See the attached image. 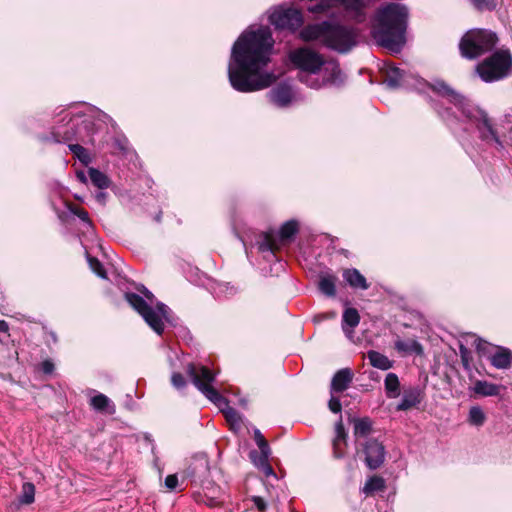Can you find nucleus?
I'll use <instances>...</instances> for the list:
<instances>
[{
    "label": "nucleus",
    "mask_w": 512,
    "mask_h": 512,
    "mask_svg": "<svg viewBox=\"0 0 512 512\" xmlns=\"http://www.w3.org/2000/svg\"><path fill=\"white\" fill-rule=\"evenodd\" d=\"M274 39L269 27H249L235 41L228 63V79L238 92L265 89L276 76L264 69L271 61Z\"/></svg>",
    "instance_id": "obj_1"
},
{
    "label": "nucleus",
    "mask_w": 512,
    "mask_h": 512,
    "mask_svg": "<svg viewBox=\"0 0 512 512\" xmlns=\"http://www.w3.org/2000/svg\"><path fill=\"white\" fill-rule=\"evenodd\" d=\"M408 8L389 2L376 9L370 19V34L378 46L391 53H400L406 43Z\"/></svg>",
    "instance_id": "obj_2"
},
{
    "label": "nucleus",
    "mask_w": 512,
    "mask_h": 512,
    "mask_svg": "<svg viewBox=\"0 0 512 512\" xmlns=\"http://www.w3.org/2000/svg\"><path fill=\"white\" fill-rule=\"evenodd\" d=\"M289 60L298 69V79L312 89L339 86L344 77L337 62L326 60L309 48H297L289 53Z\"/></svg>",
    "instance_id": "obj_3"
},
{
    "label": "nucleus",
    "mask_w": 512,
    "mask_h": 512,
    "mask_svg": "<svg viewBox=\"0 0 512 512\" xmlns=\"http://www.w3.org/2000/svg\"><path fill=\"white\" fill-rule=\"evenodd\" d=\"M431 88L434 92L442 97H446L453 103L462 115L475 126L481 141L487 145H493L499 150L504 149V144L491 118L484 110L471 104L469 100L458 94L443 81H435Z\"/></svg>",
    "instance_id": "obj_4"
},
{
    "label": "nucleus",
    "mask_w": 512,
    "mask_h": 512,
    "mask_svg": "<svg viewBox=\"0 0 512 512\" xmlns=\"http://www.w3.org/2000/svg\"><path fill=\"white\" fill-rule=\"evenodd\" d=\"M135 292L124 293L125 300L158 335H162L165 323H172L170 308L158 301L144 285L138 284Z\"/></svg>",
    "instance_id": "obj_5"
},
{
    "label": "nucleus",
    "mask_w": 512,
    "mask_h": 512,
    "mask_svg": "<svg viewBox=\"0 0 512 512\" xmlns=\"http://www.w3.org/2000/svg\"><path fill=\"white\" fill-rule=\"evenodd\" d=\"M300 37L304 41H317L330 49L346 53L356 46L358 32L352 27L323 21L304 27Z\"/></svg>",
    "instance_id": "obj_6"
},
{
    "label": "nucleus",
    "mask_w": 512,
    "mask_h": 512,
    "mask_svg": "<svg viewBox=\"0 0 512 512\" xmlns=\"http://www.w3.org/2000/svg\"><path fill=\"white\" fill-rule=\"evenodd\" d=\"M187 373L197 389L223 412L226 420L232 426H239L241 424V415L234 408L230 407L227 399L212 386L215 375L207 367L189 364Z\"/></svg>",
    "instance_id": "obj_7"
},
{
    "label": "nucleus",
    "mask_w": 512,
    "mask_h": 512,
    "mask_svg": "<svg viewBox=\"0 0 512 512\" xmlns=\"http://www.w3.org/2000/svg\"><path fill=\"white\" fill-rule=\"evenodd\" d=\"M298 223L295 220H289L282 224L278 233L269 230L260 233L255 240V246L258 252L264 254V257L272 261L275 258V252L281 245L291 241L298 232Z\"/></svg>",
    "instance_id": "obj_8"
},
{
    "label": "nucleus",
    "mask_w": 512,
    "mask_h": 512,
    "mask_svg": "<svg viewBox=\"0 0 512 512\" xmlns=\"http://www.w3.org/2000/svg\"><path fill=\"white\" fill-rule=\"evenodd\" d=\"M498 38L497 35L487 29H471L464 34L459 43L461 55L467 59H475L482 54L492 51Z\"/></svg>",
    "instance_id": "obj_9"
},
{
    "label": "nucleus",
    "mask_w": 512,
    "mask_h": 512,
    "mask_svg": "<svg viewBox=\"0 0 512 512\" xmlns=\"http://www.w3.org/2000/svg\"><path fill=\"white\" fill-rule=\"evenodd\" d=\"M512 57L508 51H496L476 66L479 77L487 83L498 81L508 75Z\"/></svg>",
    "instance_id": "obj_10"
},
{
    "label": "nucleus",
    "mask_w": 512,
    "mask_h": 512,
    "mask_svg": "<svg viewBox=\"0 0 512 512\" xmlns=\"http://www.w3.org/2000/svg\"><path fill=\"white\" fill-rule=\"evenodd\" d=\"M472 345L477 351L490 360L493 367L497 369H507L511 365L512 352L508 348L493 346L476 335H471Z\"/></svg>",
    "instance_id": "obj_11"
},
{
    "label": "nucleus",
    "mask_w": 512,
    "mask_h": 512,
    "mask_svg": "<svg viewBox=\"0 0 512 512\" xmlns=\"http://www.w3.org/2000/svg\"><path fill=\"white\" fill-rule=\"evenodd\" d=\"M269 21L277 29L297 30L303 23L300 10L290 7H278L269 15Z\"/></svg>",
    "instance_id": "obj_12"
},
{
    "label": "nucleus",
    "mask_w": 512,
    "mask_h": 512,
    "mask_svg": "<svg viewBox=\"0 0 512 512\" xmlns=\"http://www.w3.org/2000/svg\"><path fill=\"white\" fill-rule=\"evenodd\" d=\"M210 475V465L206 454L199 453L195 455L190 465L185 470V476L195 484L204 486L208 484V477Z\"/></svg>",
    "instance_id": "obj_13"
},
{
    "label": "nucleus",
    "mask_w": 512,
    "mask_h": 512,
    "mask_svg": "<svg viewBox=\"0 0 512 512\" xmlns=\"http://www.w3.org/2000/svg\"><path fill=\"white\" fill-rule=\"evenodd\" d=\"M361 445L367 467L371 470L379 468L385 460V448L382 443L376 439H369Z\"/></svg>",
    "instance_id": "obj_14"
},
{
    "label": "nucleus",
    "mask_w": 512,
    "mask_h": 512,
    "mask_svg": "<svg viewBox=\"0 0 512 512\" xmlns=\"http://www.w3.org/2000/svg\"><path fill=\"white\" fill-rule=\"evenodd\" d=\"M346 15L356 23H364L367 20V8L370 0H337Z\"/></svg>",
    "instance_id": "obj_15"
},
{
    "label": "nucleus",
    "mask_w": 512,
    "mask_h": 512,
    "mask_svg": "<svg viewBox=\"0 0 512 512\" xmlns=\"http://www.w3.org/2000/svg\"><path fill=\"white\" fill-rule=\"evenodd\" d=\"M268 100L278 108L288 107L293 98L292 86L287 82L277 84L267 93Z\"/></svg>",
    "instance_id": "obj_16"
},
{
    "label": "nucleus",
    "mask_w": 512,
    "mask_h": 512,
    "mask_svg": "<svg viewBox=\"0 0 512 512\" xmlns=\"http://www.w3.org/2000/svg\"><path fill=\"white\" fill-rule=\"evenodd\" d=\"M347 445V433L342 421L335 424V436L332 441L333 455L335 458H343L345 456V447Z\"/></svg>",
    "instance_id": "obj_17"
},
{
    "label": "nucleus",
    "mask_w": 512,
    "mask_h": 512,
    "mask_svg": "<svg viewBox=\"0 0 512 512\" xmlns=\"http://www.w3.org/2000/svg\"><path fill=\"white\" fill-rule=\"evenodd\" d=\"M353 373L348 368H343L335 373L331 381V393L346 390L352 382Z\"/></svg>",
    "instance_id": "obj_18"
},
{
    "label": "nucleus",
    "mask_w": 512,
    "mask_h": 512,
    "mask_svg": "<svg viewBox=\"0 0 512 512\" xmlns=\"http://www.w3.org/2000/svg\"><path fill=\"white\" fill-rule=\"evenodd\" d=\"M204 490L203 495H199L198 498H196V501L202 502L205 505L209 507H216L218 506L220 501V493L221 489L220 487H214L211 483H208L207 485L202 486Z\"/></svg>",
    "instance_id": "obj_19"
},
{
    "label": "nucleus",
    "mask_w": 512,
    "mask_h": 512,
    "mask_svg": "<svg viewBox=\"0 0 512 512\" xmlns=\"http://www.w3.org/2000/svg\"><path fill=\"white\" fill-rule=\"evenodd\" d=\"M360 315L355 308H347L342 317V330L348 338H352L353 329L359 324Z\"/></svg>",
    "instance_id": "obj_20"
},
{
    "label": "nucleus",
    "mask_w": 512,
    "mask_h": 512,
    "mask_svg": "<svg viewBox=\"0 0 512 512\" xmlns=\"http://www.w3.org/2000/svg\"><path fill=\"white\" fill-rule=\"evenodd\" d=\"M343 278L352 288L361 290L369 288L366 278L356 268L345 269L343 271Z\"/></svg>",
    "instance_id": "obj_21"
},
{
    "label": "nucleus",
    "mask_w": 512,
    "mask_h": 512,
    "mask_svg": "<svg viewBox=\"0 0 512 512\" xmlns=\"http://www.w3.org/2000/svg\"><path fill=\"white\" fill-rule=\"evenodd\" d=\"M90 405L96 411L113 415L116 411L114 403L106 395L97 393L90 399Z\"/></svg>",
    "instance_id": "obj_22"
},
{
    "label": "nucleus",
    "mask_w": 512,
    "mask_h": 512,
    "mask_svg": "<svg viewBox=\"0 0 512 512\" xmlns=\"http://www.w3.org/2000/svg\"><path fill=\"white\" fill-rule=\"evenodd\" d=\"M394 348L403 354H416L421 355L423 353L422 345L415 339H400L398 338L394 342Z\"/></svg>",
    "instance_id": "obj_23"
},
{
    "label": "nucleus",
    "mask_w": 512,
    "mask_h": 512,
    "mask_svg": "<svg viewBox=\"0 0 512 512\" xmlns=\"http://www.w3.org/2000/svg\"><path fill=\"white\" fill-rule=\"evenodd\" d=\"M421 402V393L418 389H411L405 391L400 403L397 405L398 411H406L415 406H417Z\"/></svg>",
    "instance_id": "obj_24"
},
{
    "label": "nucleus",
    "mask_w": 512,
    "mask_h": 512,
    "mask_svg": "<svg viewBox=\"0 0 512 512\" xmlns=\"http://www.w3.org/2000/svg\"><path fill=\"white\" fill-rule=\"evenodd\" d=\"M336 281L335 275L326 273L320 275L318 288L322 294L328 297H334L336 295Z\"/></svg>",
    "instance_id": "obj_25"
},
{
    "label": "nucleus",
    "mask_w": 512,
    "mask_h": 512,
    "mask_svg": "<svg viewBox=\"0 0 512 512\" xmlns=\"http://www.w3.org/2000/svg\"><path fill=\"white\" fill-rule=\"evenodd\" d=\"M472 390L480 396H497L500 393V386L488 381L477 380Z\"/></svg>",
    "instance_id": "obj_26"
},
{
    "label": "nucleus",
    "mask_w": 512,
    "mask_h": 512,
    "mask_svg": "<svg viewBox=\"0 0 512 512\" xmlns=\"http://www.w3.org/2000/svg\"><path fill=\"white\" fill-rule=\"evenodd\" d=\"M367 358L373 367L380 370H389L393 367V361L378 351H368Z\"/></svg>",
    "instance_id": "obj_27"
},
{
    "label": "nucleus",
    "mask_w": 512,
    "mask_h": 512,
    "mask_svg": "<svg viewBox=\"0 0 512 512\" xmlns=\"http://www.w3.org/2000/svg\"><path fill=\"white\" fill-rule=\"evenodd\" d=\"M52 140L56 143H66L72 140H81L82 138L78 135V130L75 129V124L72 123L69 127L64 131H55L52 133Z\"/></svg>",
    "instance_id": "obj_28"
},
{
    "label": "nucleus",
    "mask_w": 512,
    "mask_h": 512,
    "mask_svg": "<svg viewBox=\"0 0 512 512\" xmlns=\"http://www.w3.org/2000/svg\"><path fill=\"white\" fill-rule=\"evenodd\" d=\"M384 386L388 398H396L400 395V382L395 373H388L386 375Z\"/></svg>",
    "instance_id": "obj_29"
},
{
    "label": "nucleus",
    "mask_w": 512,
    "mask_h": 512,
    "mask_svg": "<svg viewBox=\"0 0 512 512\" xmlns=\"http://www.w3.org/2000/svg\"><path fill=\"white\" fill-rule=\"evenodd\" d=\"M404 72L397 67H389L386 71V78L384 83L389 88H397L402 85Z\"/></svg>",
    "instance_id": "obj_30"
},
{
    "label": "nucleus",
    "mask_w": 512,
    "mask_h": 512,
    "mask_svg": "<svg viewBox=\"0 0 512 512\" xmlns=\"http://www.w3.org/2000/svg\"><path fill=\"white\" fill-rule=\"evenodd\" d=\"M88 174L92 184L99 189H106L111 184L107 175L96 168H89Z\"/></svg>",
    "instance_id": "obj_31"
},
{
    "label": "nucleus",
    "mask_w": 512,
    "mask_h": 512,
    "mask_svg": "<svg viewBox=\"0 0 512 512\" xmlns=\"http://www.w3.org/2000/svg\"><path fill=\"white\" fill-rule=\"evenodd\" d=\"M385 488V481L382 477L372 476L365 482L362 492L366 495H370L377 491H382Z\"/></svg>",
    "instance_id": "obj_32"
},
{
    "label": "nucleus",
    "mask_w": 512,
    "mask_h": 512,
    "mask_svg": "<svg viewBox=\"0 0 512 512\" xmlns=\"http://www.w3.org/2000/svg\"><path fill=\"white\" fill-rule=\"evenodd\" d=\"M371 431V421L368 418L356 419L354 421V436L356 441L361 437H366Z\"/></svg>",
    "instance_id": "obj_33"
},
{
    "label": "nucleus",
    "mask_w": 512,
    "mask_h": 512,
    "mask_svg": "<svg viewBox=\"0 0 512 512\" xmlns=\"http://www.w3.org/2000/svg\"><path fill=\"white\" fill-rule=\"evenodd\" d=\"M34 498H35V486L30 482H25L22 485V492H21V495L19 496V502L21 504L28 505V504H31L34 502Z\"/></svg>",
    "instance_id": "obj_34"
},
{
    "label": "nucleus",
    "mask_w": 512,
    "mask_h": 512,
    "mask_svg": "<svg viewBox=\"0 0 512 512\" xmlns=\"http://www.w3.org/2000/svg\"><path fill=\"white\" fill-rule=\"evenodd\" d=\"M468 420L474 426H482L486 420L485 413L479 406H473L469 410Z\"/></svg>",
    "instance_id": "obj_35"
},
{
    "label": "nucleus",
    "mask_w": 512,
    "mask_h": 512,
    "mask_svg": "<svg viewBox=\"0 0 512 512\" xmlns=\"http://www.w3.org/2000/svg\"><path fill=\"white\" fill-rule=\"evenodd\" d=\"M69 150L77 157V159L82 162L83 164L87 165L91 158L87 152V150L79 145V144H68Z\"/></svg>",
    "instance_id": "obj_36"
},
{
    "label": "nucleus",
    "mask_w": 512,
    "mask_h": 512,
    "mask_svg": "<svg viewBox=\"0 0 512 512\" xmlns=\"http://www.w3.org/2000/svg\"><path fill=\"white\" fill-rule=\"evenodd\" d=\"M87 261L89 264L90 269L100 278L106 279L107 275L106 272L101 264V262L95 258L87 254Z\"/></svg>",
    "instance_id": "obj_37"
},
{
    "label": "nucleus",
    "mask_w": 512,
    "mask_h": 512,
    "mask_svg": "<svg viewBox=\"0 0 512 512\" xmlns=\"http://www.w3.org/2000/svg\"><path fill=\"white\" fill-rule=\"evenodd\" d=\"M478 11H492L496 8V0H469Z\"/></svg>",
    "instance_id": "obj_38"
},
{
    "label": "nucleus",
    "mask_w": 512,
    "mask_h": 512,
    "mask_svg": "<svg viewBox=\"0 0 512 512\" xmlns=\"http://www.w3.org/2000/svg\"><path fill=\"white\" fill-rule=\"evenodd\" d=\"M68 209H69V211H70L72 214H74V215H76L77 217H79V219H80L84 224H86V225H87V227L92 228V222H91V220H90V218H89V214H88V212H87V211H85V210H83V209H81V208H79V207H77V206H75V205H70V206L68 207Z\"/></svg>",
    "instance_id": "obj_39"
},
{
    "label": "nucleus",
    "mask_w": 512,
    "mask_h": 512,
    "mask_svg": "<svg viewBox=\"0 0 512 512\" xmlns=\"http://www.w3.org/2000/svg\"><path fill=\"white\" fill-rule=\"evenodd\" d=\"M249 458L251 462L254 464V466H256L259 469L261 466L268 462L269 456H265L256 450H252L249 453Z\"/></svg>",
    "instance_id": "obj_40"
},
{
    "label": "nucleus",
    "mask_w": 512,
    "mask_h": 512,
    "mask_svg": "<svg viewBox=\"0 0 512 512\" xmlns=\"http://www.w3.org/2000/svg\"><path fill=\"white\" fill-rule=\"evenodd\" d=\"M171 383L178 390H181L186 386V380H185L184 376L178 372H174L172 374Z\"/></svg>",
    "instance_id": "obj_41"
},
{
    "label": "nucleus",
    "mask_w": 512,
    "mask_h": 512,
    "mask_svg": "<svg viewBox=\"0 0 512 512\" xmlns=\"http://www.w3.org/2000/svg\"><path fill=\"white\" fill-rule=\"evenodd\" d=\"M459 351H460V356H461V360H462V363L464 365L465 368H467L469 366V363H470V359H469V349L467 347H465L463 344L460 345L459 347Z\"/></svg>",
    "instance_id": "obj_42"
},
{
    "label": "nucleus",
    "mask_w": 512,
    "mask_h": 512,
    "mask_svg": "<svg viewBox=\"0 0 512 512\" xmlns=\"http://www.w3.org/2000/svg\"><path fill=\"white\" fill-rule=\"evenodd\" d=\"M329 409L333 413H340L341 412V403L339 398L334 397L333 394L331 395V398L328 403Z\"/></svg>",
    "instance_id": "obj_43"
},
{
    "label": "nucleus",
    "mask_w": 512,
    "mask_h": 512,
    "mask_svg": "<svg viewBox=\"0 0 512 512\" xmlns=\"http://www.w3.org/2000/svg\"><path fill=\"white\" fill-rule=\"evenodd\" d=\"M254 506L260 511V512H264L266 510V507H267V504L266 502L264 501V499L260 496H253L251 498Z\"/></svg>",
    "instance_id": "obj_44"
},
{
    "label": "nucleus",
    "mask_w": 512,
    "mask_h": 512,
    "mask_svg": "<svg viewBox=\"0 0 512 512\" xmlns=\"http://www.w3.org/2000/svg\"><path fill=\"white\" fill-rule=\"evenodd\" d=\"M55 369V366H54V363L47 359V360H44L42 363H41V371L44 373V374H52L53 371Z\"/></svg>",
    "instance_id": "obj_45"
},
{
    "label": "nucleus",
    "mask_w": 512,
    "mask_h": 512,
    "mask_svg": "<svg viewBox=\"0 0 512 512\" xmlns=\"http://www.w3.org/2000/svg\"><path fill=\"white\" fill-rule=\"evenodd\" d=\"M178 485V478L175 474L173 475H168L165 479V486L169 489V490H174L176 489Z\"/></svg>",
    "instance_id": "obj_46"
},
{
    "label": "nucleus",
    "mask_w": 512,
    "mask_h": 512,
    "mask_svg": "<svg viewBox=\"0 0 512 512\" xmlns=\"http://www.w3.org/2000/svg\"><path fill=\"white\" fill-rule=\"evenodd\" d=\"M257 446L259 448V453H262L265 456H270L271 449L266 440L264 442L259 443Z\"/></svg>",
    "instance_id": "obj_47"
},
{
    "label": "nucleus",
    "mask_w": 512,
    "mask_h": 512,
    "mask_svg": "<svg viewBox=\"0 0 512 512\" xmlns=\"http://www.w3.org/2000/svg\"><path fill=\"white\" fill-rule=\"evenodd\" d=\"M266 476H276L272 466L269 464V461L259 468Z\"/></svg>",
    "instance_id": "obj_48"
},
{
    "label": "nucleus",
    "mask_w": 512,
    "mask_h": 512,
    "mask_svg": "<svg viewBox=\"0 0 512 512\" xmlns=\"http://www.w3.org/2000/svg\"><path fill=\"white\" fill-rule=\"evenodd\" d=\"M253 434H254V440H255L257 445L259 443L264 442L266 440L264 438L263 434L261 433V431L258 428L254 429Z\"/></svg>",
    "instance_id": "obj_49"
},
{
    "label": "nucleus",
    "mask_w": 512,
    "mask_h": 512,
    "mask_svg": "<svg viewBox=\"0 0 512 512\" xmlns=\"http://www.w3.org/2000/svg\"><path fill=\"white\" fill-rule=\"evenodd\" d=\"M106 197H107V193L106 192H103V191H99L95 194V198L96 200L101 203V204H105L106 202Z\"/></svg>",
    "instance_id": "obj_50"
},
{
    "label": "nucleus",
    "mask_w": 512,
    "mask_h": 512,
    "mask_svg": "<svg viewBox=\"0 0 512 512\" xmlns=\"http://www.w3.org/2000/svg\"><path fill=\"white\" fill-rule=\"evenodd\" d=\"M9 330V325L6 321L0 320V333H7Z\"/></svg>",
    "instance_id": "obj_51"
},
{
    "label": "nucleus",
    "mask_w": 512,
    "mask_h": 512,
    "mask_svg": "<svg viewBox=\"0 0 512 512\" xmlns=\"http://www.w3.org/2000/svg\"><path fill=\"white\" fill-rule=\"evenodd\" d=\"M76 176H77V178L79 179V181H80V182H82V183H86V182H87V177H86V175H85V172H83V171H78V172L76 173Z\"/></svg>",
    "instance_id": "obj_52"
},
{
    "label": "nucleus",
    "mask_w": 512,
    "mask_h": 512,
    "mask_svg": "<svg viewBox=\"0 0 512 512\" xmlns=\"http://www.w3.org/2000/svg\"><path fill=\"white\" fill-rule=\"evenodd\" d=\"M160 218H161V213H159V214L156 216V221H160Z\"/></svg>",
    "instance_id": "obj_53"
},
{
    "label": "nucleus",
    "mask_w": 512,
    "mask_h": 512,
    "mask_svg": "<svg viewBox=\"0 0 512 512\" xmlns=\"http://www.w3.org/2000/svg\"><path fill=\"white\" fill-rule=\"evenodd\" d=\"M52 337H53L54 341H56V336H55V334H52Z\"/></svg>",
    "instance_id": "obj_54"
},
{
    "label": "nucleus",
    "mask_w": 512,
    "mask_h": 512,
    "mask_svg": "<svg viewBox=\"0 0 512 512\" xmlns=\"http://www.w3.org/2000/svg\"><path fill=\"white\" fill-rule=\"evenodd\" d=\"M511 131H512V126H511Z\"/></svg>",
    "instance_id": "obj_55"
}]
</instances>
